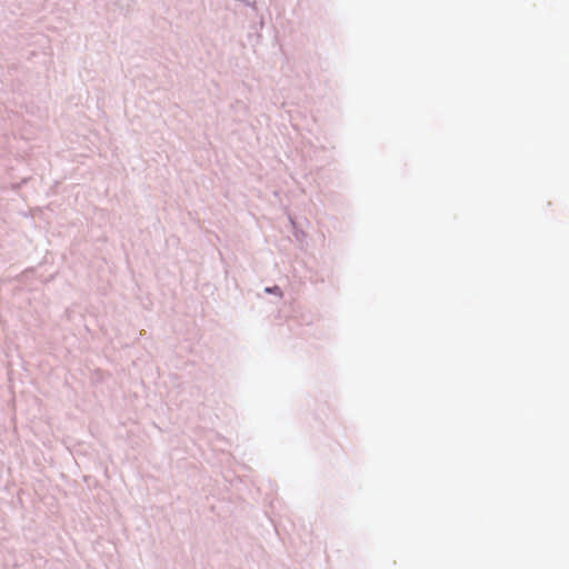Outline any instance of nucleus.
<instances>
[{"label": "nucleus", "mask_w": 569, "mask_h": 569, "mask_svg": "<svg viewBox=\"0 0 569 569\" xmlns=\"http://www.w3.org/2000/svg\"><path fill=\"white\" fill-rule=\"evenodd\" d=\"M266 290H267L268 292H277V291H279V288H278V287H274V288H272V289L267 288Z\"/></svg>", "instance_id": "1"}]
</instances>
